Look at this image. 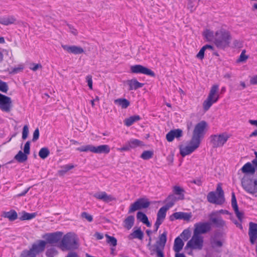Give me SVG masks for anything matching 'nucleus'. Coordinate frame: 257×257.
<instances>
[{"mask_svg":"<svg viewBox=\"0 0 257 257\" xmlns=\"http://www.w3.org/2000/svg\"><path fill=\"white\" fill-rule=\"evenodd\" d=\"M167 232L164 231L160 235L159 240L153 245H151L152 239L151 237H150L148 246L149 247L151 254H156V257H165L163 251L167 242Z\"/></svg>","mask_w":257,"mask_h":257,"instance_id":"f257e3e1","label":"nucleus"},{"mask_svg":"<svg viewBox=\"0 0 257 257\" xmlns=\"http://www.w3.org/2000/svg\"><path fill=\"white\" fill-rule=\"evenodd\" d=\"M230 40L229 33L224 29L219 30L215 33L214 43L218 49H224L228 47Z\"/></svg>","mask_w":257,"mask_h":257,"instance_id":"f03ea898","label":"nucleus"},{"mask_svg":"<svg viewBox=\"0 0 257 257\" xmlns=\"http://www.w3.org/2000/svg\"><path fill=\"white\" fill-rule=\"evenodd\" d=\"M218 91L219 85L218 84H214L211 86L207 98L202 104L204 111L208 110L212 105L218 101L219 98Z\"/></svg>","mask_w":257,"mask_h":257,"instance_id":"7ed1b4c3","label":"nucleus"},{"mask_svg":"<svg viewBox=\"0 0 257 257\" xmlns=\"http://www.w3.org/2000/svg\"><path fill=\"white\" fill-rule=\"evenodd\" d=\"M60 247L63 251L77 248L78 243L75 235L70 232L65 234L61 240Z\"/></svg>","mask_w":257,"mask_h":257,"instance_id":"20e7f679","label":"nucleus"},{"mask_svg":"<svg viewBox=\"0 0 257 257\" xmlns=\"http://www.w3.org/2000/svg\"><path fill=\"white\" fill-rule=\"evenodd\" d=\"M207 199L208 201L211 203L220 205L224 202V192L221 184L217 185L216 192L212 191L208 194Z\"/></svg>","mask_w":257,"mask_h":257,"instance_id":"39448f33","label":"nucleus"},{"mask_svg":"<svg viewBox=\"0 0 257 257\" xmlns=\"http://www.w3.org/2000/svg\"><path fill=\"white\" fill-rule=\"evenodd\" d=\"M208 127V124L205 120H202L197 123L193 130L191 139L201 144Z\"/></svg>","mask_w":257,"mask_h":257,"instance_id":"423d86ee","label":"nucleus"},{"mask_svg":"<svg viewBox=\"0 0 257 257\" xmlns=\"http://www.w3.org/2000/svg\"><path fill=\"white\" fill-rule=\"evenodd\" d=\"M204 239L202 235L193 233L190 240L187 243L185 249L190 248L191 250H201L203 247Z\"/></svg>","mask_w":257,"mask_h":257,"instance_id":"0eeeda50","label":"nucleus"},{"mask_svg":"<svg viewBox=\"0 0 257 257\" xmlns=\"http://www.w3.org/2000/svg\"><path fill=\"white\" fill-rule=\"evenodd\" d=\"M241 184L243 188L248 193L254 194L257 193V179L244 176L242 179Z\"/></svg>","mask_w":257,"mask_h":257,"instance_id":"6e6552de","label":"nucleus"},{"mask_svg":"<svg viewBox=\"0 0 257 257\" xmlns=\"http://www.w3.org/2000/svg\"><path fill=\"white\" fill-rule=\"evenodd\" d=\"M200 143L191 139L187 145H180L179 147L180 154L184 157L194 152L200 146Z\"/></svg>","mask_w":257,"mask_h":257,"instance_id":"1a4fd4ad","label":"nucleus"},{"mask_svg":"<svg viewBox=\"0 0 257 257\" xmlns=\"http://www.w3.org/2000/svg\"><path fill=\"white\" fill-rule=\"evenodd\" d=\"M231 136L230 134L226 132L212 135L210 137V142L213 148L222 147L226 143Z\"/></svg>","mask_w":257,"mask_h":257,"instance_id":"9d476101","label":"nucleus"},{"mask_svg":"<svg viewBox=\"0 0 257 257\" xmlns=\"http://www.w3.org/2000/svg\"><path fill=\"white\" fill-rule=\"evenodd\" d=\"M150 205V202L147 199L140 198L132 204L129 208L128 213H132L138 210L147 208Z\"/></svg>","mask_w":257,"mask_h":257,"instance_id":"9b49d317","label":"nucleus"},{"mask_svg":"<svg viewBox=\"0 0 257 257\" xmlns=\"http://www.w3.org/2000/svg\"><path fill=\"white\" fill-rule=\"evenodd\" d=\"M13 107L11 98L6 95L0 93V109L4 112H11Z\"/></svg>","mask_w":257,"mask_h":257,"instance_id":"f8f14e48","label":"nucleus"},{"mask_svg":"<svg viewBox=\"0 0 257 257\" xmlns=\"http://www.w3.org/2000/svg\"><path fill=\"white\" fill-rule=\"evenodd\" d=\"M211 229L210 224L208 222H198L194 224L193 233L198 235L205 234Z\"/></svg>","mask_w":257,"mask_h":257,"instance_id":"ddd939ff","label":"nucleus"},{"mask_svg":"<svg viewBox=\"0 0 257 257\" xmlns=\"http://www.w3.org/2000/svg\"><path fill=\"white\" fill-rule=\"evenodd\" d=\"M131 71L133 73H141L155 77V73L150 69L141 65H135L131 67Z\"/></svg>","mask_w":257,"mask_h":257,"instance_id":"4468645a","label":"nucleus"},{"mask_svg":"<svg viewBox=\"0 0 257 257\" xmlns=\"http://www.w3.org/2000/svg\"><path fill=\"white\" fill-rule=\"evenodd\" d=\"M93 196L96 199L108 203L116 200V198L112 195L108 194L105 191H98L95 193Z\"/></svg>","mask_w":257,"mask_h":257,"instance_id":"2eb2a0df","label":"nucleus"},{"mask_svg":"<svg viewBox=\"0 0 257 257\" xmlns=\"http://www.w3.org/2000/svg\"><path fill=\"white\" fill-rule=\"evenodd\" d=\"M46 245V241L39 240L33 243L30 249L37 255L44 251Z\"/></svg>","mask_w":257,"mask_h":257,"instance_id":"dca6fc26","label":"nucleus"},{"mask_svg":"<svg viewBox=\"0 0 257 257\" xmlns=\"http://www.w3.org/2000/svg\"><path fill=\"white\" fill-rule=\"evenodd\" d=\"M216 213L217 212H211L209 215L210 220L216 227L222 228L226 225L225 221L222 219L220 216H217Z\"/></svg>","mask_w":257,"mask_h":257,"instance_id":"f3484780","label":"nucleus"},{"mask_svg":"<svg viewBox=\"0 0 257 257\" xmlns=\"http://www.w3.org/2000/svg\"><path fill=\"white\" fill-rule=\"evenodd\" d=\"M62 234L63 233L61 232L47 233L44 235L43 238L46 240V243H55L61 239Z\"/></svg>","mask_w":257,"mask_h":257,"instance_id":"a211bd4d","label":"nucleus"},{"mask_svg":"<svg viewBox=\"0 0 257 257\" xmlns=\"http://www.w3.org/2000/svg\"><path fill=\"white\" fill-rule=\"evenodd\" d=\"M63 49L69 53L75 55L80 54L84 53V49L80 47L75 45H62Z\"/></svg>","mask_w":257,"mask_h":257,"instance_id":"6ab92c4d","label":"nucleus"},{"mask_svg":"<svg viewBox=\"0 0 257 257\" xmlns=\"http://www.w3.org/2000/svg\"><path fill=\"white\" fill-rule=\"evenodd\" d=\"M143 237L144 232L142 231L140 228H138L136 229H135V228L133 231L128 236V238L130 240H132L135 238L142 240Z\"/></svg>","mask_w":257,"mask_h":257,"instance_id":"aec40b11","label":"nucleus"},{"mask_svg":"<svg viewBox=\"0 0 257 257\" xmlns=\"http://www.w3.org/2000/svg\"><path fill=\"white\" fill-rule=\"evenodd\" d=\"M126 83L128 85L130 90H136L144 86L143 83H140L135 78L127 80L126 81Z\"/></svg>","mask_w":257,"mask_h":257,"instance_id":"412c9836","label":"nucleus"},{"mask_svg":"<svg viewBox=\"0 0 257 257\" xmlns=\"http://www.w3.org/2000/svg\"><path fill=\"white\" fill-rule=\"evenodd\" d=\"M16 21V19L13 16H8L0 18V24L5 26L13 24Z\"/></svg>","mask_w":257,"mask_h":257,"instance_id":"4be33fe9","label":"nucleus"},{"mask_svg":"<svg viewBox=\"0 0 257 257\" xmlns=\"http://www.w3.org/2000/svg\"><path fill=\"white\" fill-rule=\"evenodd\" d=\"M174 217L176 219H183L186 221H189L192 217L191 213L175 212L173 214Z\"/></svg>","mask_w":257,"mask_h":257,"instance_id":"5701e85b","label":"nucleus"},{"mask_svg":"<svg viewBox=\"0 0 257 257\" xmlns=\"http://www.w3.org/2000/svg\"><path fill=\"white\" fill-rule=\"evenodd\" d=\"M184 243L180 237H177L174 240L173 250L175 252H180L183 248Z\"/></svg>","mask_w":257,"mask_h":257,"instance_id":"b1692460","label":"nucleus"},{"mask_svg":"<svg viewBox=\"0 0 257 257\" xmlns=\"http://www.w3.org/2000/svg\"><path fill=\"white\" fill-rule=\"evenodd\" d=\"M135 217L133 215L127 216L123 221V227L127 230L131 229L134 226Z\"/></svg>","mask_w":257,"mask_h":257,"instance_id":"393cba45","label":"nucleus"},{"mask_svg":"<svg viewBox=\"0 0 257 257\" xmlns=\"http://www.w3.org/2000/svg\"><path fill=\"white\" fill-rule=\"evenodd\" d=\"M2 216L5 218H8L11 221H13L18 218V214L14 210H11L8 212H3Z\"/></svg>","mask_w":257,"mask_h":257,"instance_id":"a878e982","label":"nucleus"},{"mask_svg":"<svg viewBox=\"0 0 257 257\" xmlns=\"http://www.w3.org/2000/svg\"><path fill=\"white\" fill-rule=\"evenodd\" d=\"M109 152L110 148L107 145L94 146V153L95 154H108Z\"/></svg>","mask_w":257,"mask_h":257,"instance_id":"bb28decb","label":"nucleus"},{"mask_svg":"<svg viewBox=\"0 0 257 257\" xmlns=\"http://www.w3.org/2000/svg\"><path fill=\"white\" fill-rule=\"evenodd\" d=\"M243 173L253 174L255 173V168L249 162L246 163L241 169Z\"/></svg>","mask_w":257,"mask_h":257,"instance_id":"cd10ccee","label":"nucleus"},{"mask_svg":"<svg viewBox=\"0 0 257 257\" xmlns=\"http://www.w3.org/2000/svg\"><path fill=\"white\" fill-rule=\"evenodd\" d=\"M114 102L122 109H126L130 105V102L125 98H118L115 99Z\"/></svg>","mask_w":257,"mask_h":257,"instance_id":"c85d7f7f","label":"nucleus"},{"mask_svg":"<svg viewBox=\"0 0 257 257\" xmlns=\"http://www.w3.org/2000/svg\"><path fill=\"white\" fill-rule=\"evenodd\" d=\"M169 207L163 206L161 207L158 212L157 220L163 222L166 215V212Z\"/></svg>","mask_w":257,"mask_h":257,"instance_id":"c756f323","label":"nucleus"},{"mask_svg":"<svg viewBox=\"0 0 257 257\" xmlns=\"http://www.w3.org/2000/svg\"><path fill=\"white\" fill-rule=\"evenodd\" d=\"M137 218L140 221L145 224L148 227H150L151 224L148 220L147 215L142 212H138L137 214Z\"/></svg>","mask_w":257,"mask_h":257,"instance_id":"7c9ffc66","label":"nucleus"},{"mask_svg":"<svg viewBox=\"0 0 257 257\" xmlns=\"http://www.w3.org/2000/svg\"><path fill=\"white\" fill-rule=\"evenodd\" d=\"M14 159L19 163H24L28 160V155L19 151L18 154L15 156Z\"/></svg>","mask_w":257,"mask_h":257,"instance_id":"2f4dec72","label":"nucleus"},{"mask_svg":"<svg viewBox=\"0 0 257 257\" xmlns=\"http://www.w3.org/2000/svg\"><path fill=\"white\" fill-rule=\"evenodd\" d=\"M210 244L211 247L216 251L220 252V250L219 249V248H221L223 245L221 241L213 238L211 240Z\"/></svg>","mask_w":257,"mask_h":257,"instance_id":"473e14b6","label":"nucleus"},{"mask_svg":"<svg viewBox=\"0 0 257 257\" xmlns=\"http://www.w3.org/2000/svg\"><path fill=\"white\" fill-rule=\"evenodd\" d=\"M141 117L139 115H133L124 120V124L127 126L132 125L135 122L139 120Z\"/></svg>","mask_w":257,"mask_h":257,"instance_id":"72a5a7b5","label":"nucleus"},{"mask_svg":"<svg viewBox=\"0 0 257 257\" xmlns=\"http://www.w3.org/2000/svg\"><path fill=\"white\" fill-rule=\"evenodd\" d=\"M74 166L73 164H67L61 167V169L58 171L59 176H62L65 174L68 171L73 169Z\"/></svg>","mask_w":257,"mask_h":257,"instance_id":"f704fd0d","label":"nucleus"},{"mask_svg":"<svg viewBox=\"0 0 257 257\" xmlns=\"http://www.w3.org/2000/svg\"><path fill=\"white\" fill-rule=\"evenodd\" d=\"M128 143L130 145L131 149H134L137 147H141L144 146V144L143 142L137 139L131 140L129 142H128Z\"/></svg>","mask_w":257,"mask_h":257,"instance_id":"c9c22d12","label":"nucleus"},{"mask_svg":"<svg viewBox=\"0 0 257 257\" xmlns=\"http://www.w3.org/2000/svg\"><path fill=\"white\" fill-rule=\"evenodd\" d=\"M203 36L207 41L214 42L215 33L213 31L207 30L204 32Z\"/></svg>","mask_w":257,"mask_h":257,"instance_id":"e433bc0d","label":"nucleus"},{"mask_svg":"<svg viewBox=\"0 0 257 257\" xmlns=\"http://www.w3.org/2000/svg\"><path fill=\"white\" fill-rule=\"evenodd\" d=\"M36 216V213H29L24 211L22 212V215L20 217V219L21 220H30L35 217Z\"/></svg>","mask_w":257,"mask_h":257,"instance_id":"4c0bfd02","label":"nucleus"},{"mask_svg":"<svg viewBox=\"0 0 257 257\" xmlns=\"http://www.w3.org/2000/svg\"><path fill=\"white\" fill-rule=\"evenodd\" d=\"M77 150L80 152H91L94 153V146L91 145H88L86 146H82L80 148H78Z\"/></svg>","mask_w":257,"mask_h":257,"instance_id":"58836bf2","label":"nucleus"},{"mask_svg":"<svg viewBox=\"0 0 257 257\" xmlns=\"http://www.w3.org/2000/svg\"><path fill=\"white\" fill-rule=\"evenodd\" d=\"M173 191L174 193L180 196L178 198L179 199L182 200L184 199V195L182 193L184 192V190L178 186H175L173 187Z\"/></svg>","mask_w":257,"mask_h":257,"instance_id":"ea45409f","label":"nucleus"},{"mask_svg":"<svg viewBox=\"0 0 257 257\" xmlns=\"http://www.w3.org/2000/svg\"><path fill=\"white\" fill-rule=\"evenodd\" d=\"M50 154V151L47 148H42L39 152V156L42 159L46 158Z\"/></svg>","mask_w":257,"mask_h":257,"instance_id":"a19ab883","label":"nucleus"},{"mask_svg":"<svg viewBox=\"0 0 257 257\" xmlns=\"http://www.w3.org/2000/svg\"><path fill=\"white\" fill-rule=\"evenodd\" d=\"M246 50H243L239 57L236 60V62L237 63H240L245 62L248 58L249 56L245 54Z\"/></svg>","mask_w":257,"mask_h":257,"instance_id":"79ce46f5","label":"nucleus"},{"mask_svg":"<svg viewBox=\"0 0 257 257\" xmlns=\"http://www.w3.org/2000/svg\"><path fill=\"white\" fill-rule=\"evenodd\" d=\"M154 153L152 151H145L141 155V158L143 160H149L153 156Z\"/></svg>","mask_w":257,"mask_h":257,"instance_id":"37998d69","label":"nucleus"},{"mask_svg":"<svg viewBox=\"0 0 257 257\" xmlns=\"http://www.w3.org/2000/svg\"><path fill=\"white\" fill-rule=\"evenodd\" d=\"M198 1L189 0L188 4V9L191 12H193L197 6Z\"/></svg>","mask_w":257,"mask_h":257,"instance_id":"c03bdc74","label":"nucleus"},{"mask_svg":"<svg viewBox=\"0 0 257 257\" xmlns=\"http://www.w3.org/2000/svg\"><path fill=\"white\" fill-rule=\"evenodd\" d=\"M20 257H36V255L30 249L24 250L20 255Z\"/></svg>","mask_w":257,"mask_h":257,"instance_id":"a18cd8bd","label":"nucleus"},{"mask_svg":"<svg viewBox=\"0 0 257 257\" xmlns=\"http://www.w3.org/2000/svg\"><path fill=\"white\" fill-rule=\"evenodd\" d=\"M105 236L107 238L106 242L107 243L112 245L113 246H115L116 245L117 240L115 237L109 236L107 234H106Z\"/></svg>","mask_w":257,"mask_h":257,"instance_id":"49530a36","label":"nucleus"},{"mask_svg":"<svg viewBox=\"0 0 257 257\" xmlns=\"http://www.w3.org/2000/svg\"><path fill=\"white\" fill-rule=\"evenodd\" d=\"M180 236L184 240H187L191 236V232L189 229H185L181 233Z\"/></svg>","mask_w":257,"mask_h":257,"instance_id":"de8ad7c7","label":"nucleus"},{"mask_svg":"<svg viewBox=\"0 0 257 257\" xmlns=\"http://www.w3.org/2000/svg\"><path fill=\"white\" fill-rule=\"evenodd\" d=\"M24 65L19 64L18 66L11 68V71L10 72V74H16L21 72L24 69Z\"/></svg>","mask_w":257,"mask_h":257,"instance_id":"09e8293b","label":"nucleus"},{"mask_svg":"<svg viewBox=\"0 0 257 257\" xmlns=\"http://www.w3.org/2000/svg\"><path fill=\"white\" fill-rule=\"evenodd\" d=\"M177 200V198L173 194H171L168 196L167 198V201L168 202L169 207L172 206L175 202Z\"/></svg>","mask_w":257,"mask_h":257,"instance_id":"8fccbe9b","label":"nucleus"},{"mask_svg":"<svg viewBox=\"0 0 257 257\" xmlns=\"http://www.w3.org/2000/svg\"><path fill=\"white\" fill-rule=\"evenodd\" d=\"M231 205L234 211H237L238 209L236 199L234 192L231 193Z\"/></svg>","mask_w":257,"mask_h":257,"instance_id":"3c124183","label":"nucleus"},{"mask_svg":"<svg viewBox=\"0 0 257 257\" xmlns=\"http://www.w3.org/2000/svg\"><path fill=\"white\" fill-rule=\"evenodd\" d=\"M9 89V87L6 82L0 80V91L6 93Z\"/></svg>","mask_w":257,"mask_h":257,"instance_id":"603ef678","label":"nucleus"},{"mask_svg":"<svg viewBox=\"0 0 257 257\" xmlns=\"http://www.w3.org/2000/svg\"><path fill=\"white\" fill-rule=\"evenodd\" d=\"M29 134V128L27 125H25L23 128L22 132V139L26 140Z\"/></svg>","mask_w":257,"mask_h":257,"instance_id":"864d4df0","label":"nucleus"},{"mask_svg":"<svg viewBox=\"0 0 257 257\" xmlns=\"http://www.w3.org/2000/svg\"><path fill=\"white\" fill-rule=\"evenodd\" d=\"M81 216L82 218L86 219L89 222H91L93 220L92 215L86 212H82L81 214Z\"/></svg>","mask_w":257,"mask_h":257,"instance_id":"5fc2aeb1","label":"nucleus"},{"mask_svg":"<svg viewBox=\"0 0 257 257\" xmlns=\"http://www.w3.org/2000/svg\"><path fill=\"white\" fill-rule=\"evenodd\" d=\"M86 80L87 82V84H88V86L89 89L92 90L93 89V86H92L93 82H92V76L90 75H88L86 76Z\"/></svg>","mask_w":257,"mask_h":257,"instance_id":"6e6d98bb","label":"nucleus"},{"mask_svg":"<svg viewBox=\"0 0 257 257\" xmlns=\"http://www.w3.org/2000/svg\"><path fill=\"white\" fill-rule=\"evenodd\" d=\"M24 153L27 154L28 155L30 153V142L27 141L25 145L24 148Z\"/></svg>","mask_w":257,"mask_h":257,"instance_id":"4d7b16f0","label":"nucleus"},{"mask_svg":"<svg viewBox=\"0 0 257 257\" xmlns=\"http://www.w3.org/2000/svg\"><path fill=\"white\" fill-rule=\"evenodd\" d=\"M57 251L54 248L48 249L46 251V255L48 257H53L57 254Z\"/></svg>","mask_w":257,"mask_h":257,"instance_id":"13d9d810","label":"nucleus"},{"mask_svg":"<svg viewBox=\"0 0 257 257\" xmlns=\"http://www.w3.org/2000/svg\"><path fill=\"white\" fill-rule=\"evenodd\" d=\"M205 51V49L203 47L200 50L199 52L196 55V57L200 60H202L204 57V52Z\"/></svg>","mask_w":257,"mask_h":257,"instance_id":"bf43d9fd","label":"nucleus"},{"mask_svg":"<svg viewBox=\"0 0 257 257\" xmlns=\"http://www.w3.org/2000/svg\"><path fill=\"white\" fill-rule=\"evenodd\" d=\"M172 132H173V135L174 136V138H178L182 136V131L180 129H176L172 130Z\"/></svg>","mask_w":257,"mask_h":257,"instance_id":"052dcab7","label":"nucleus"},{"mask_svg":"<svg viewBox=\"0 0 257 257\" xmlns=\"http://www.w3.org/2000/svg\"><path fill=\"white\" fill-rule=\"evenodd\" d=\"M39 138V130L38 128H37L33 133L32 141L33 142H36L37 140H38Z\"/></svg>","mask_w":257,"mask_h":257,"instance_id":"680f3d73","label":"nucleus"},{"mask_svg":"<svg viewBox=\"0 0 257 257\" xmlns=\"http://www.w3.org/2000/svg\"><path fill=\"white\" fill-rule=\"evenodd\" d=\"M173 133V132L171 131L166 135V139L168 142H172L175 138Z\"/></svg>","mask_w":257,"mask_h":257,"instance_id":"e2e57ef3","label":"nucleus"},{"mask_svg":"<svg viewBox=\"0 0 257 257\" xmlns=\"http://www.w3.org/2000/svg\"><path fill=\"white\" fill-rule=\"evenodd\" d=\"M68 27L69 28V32L72 34H73L74 36H77L78 33L77 30L75 28L70 25H68Z\"/></svg>","mask_w":257,"mask_h":257,"instance_id":"0e129e2a","label":"nucleus"},{"mask_svg":"<svg viewBox=\"0 0 257 257\" xmlns=\"http://www.w3.org/2000/svg\"><path fill=\"white\" fill-rule=\"evenodd\" d=\"M235 213L238 218V219L240 221H242V220L243 218V214L242 212H240L238 209H237V211H234Z\"/></svg>","mask_w":257,"mask_h":257,"instance_id":"69168bd1","label":"nucleus"},{"mask_svg":"<svg viewBox=\"0 0 257 257\" xmlns=\"http://www.w3.org/2000/svg\"><path fill=\"white\" fill-rule=\"evenodd\" d=\"M131 149L130 147V145H129L128 143H127L123 147L118 149V150L120 152H122V151H128L130 150Z\"/></svg>","mask_w":257,"mask_h":257,"instance_id":"338daca9","label":"nucleus"},{"mask_svg":"<svg viewBox=\"0 0 257 257\" xmlns=\"http://www.w3.org/2000/svg\"><path fill=\"white\" fill-rule=\"evenodd\" d=\"M66 257H79L77 253L74 251L69 252Z\"/></svg>","mask_w":257,"mask_h":257,"instance_id":"774afa93","label":"nucleus"}]
</instances>
